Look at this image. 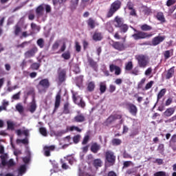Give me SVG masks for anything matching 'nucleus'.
Returning <instances> with one entry per match:
<instances>
[{
	"mask_svg": "<svg viewBox=\"0 0 176 176\" xmlns=\"http://www.w3.org/2000/svg\"><path fill=\"white\" fill-rule=\"evenodd\" d=\"M94 89H96V82L94 81H91L87 84V91H94Z\"/></svg>",
	"mask_w": 176,
	"mask_h": 176,
	"instance_id": "obj_29",
	"label": "nucleus"
},
{
	"mask_svg": "<svg viewBox=\"0 0 176 176\" xmlns=\"http://www.w3.org/2000/svg\"><path fill=\"white\" fill-rule=\"evenodd\" d=\"M61 57L64 58V60H69V58H71V52L67 51L62 54Z\"/></svg>",
	"mask_w": 176,
	"mask_h": 176,
	"instance_id": "obj_38",
	"label": "nucleus"
},
{
	"mask_svg": "<svg viewBox=\"0 0 176 176\" xmlns=\"http://www.w3.org/2000/svg\"><path fill=\"white\" fill-rule=\"evenodd\" d=\"M7 166L9 167H13V166H14V161L13 159H10L8 162H7Z\"/></svg>",
	"mask_w": 176,
	"mask_h": 176,
	"instance_id": "obj_61",
	"label": "nucleus"
},
{
	"mask_svg": "<svg viewBox=\"0 0 176 176\" xmlns=\"http://www.w3.org/2000/svg\"><path fill=\"white\" fill-rule=\"evenodd\" d=\"M112 116L114 118V120H120L122 119V118H123V116L122 114H114Z\"/></svg>",
	"mask_w": 176,
	"mask_h": 176,
	"instance_id": "obj_59",
	"label": "nucleus"
},
{
	"mask_svg": "<svg viewBox=\"0 0 176 176\" xmlns=\"http://www.w3.org/2000/svg\"><path fill=\"white\" fill-rule=\"evenodd\" d=\"M36 53H38V47L34 45L32 48L25 52L24 56L25 58H31V57H35Z\"/></svg>",
	"mask_w": 176,
	"mask_h": 176,
	"instance_id": "obj_10",
	"label": "nucleus"
},
{
	"mask_svg": "<svg viewBox=\"0 0 176 176\" xmlns=\"http://www.w3.org/2000/svg\"><path fill=\"white\" fill-rule=\"evenodd\" d=\"M107 176H118V175H116V173H115V171L111 170L107 173Z\"/></svg>",
	"mask_w": 176,
	"mask_h": 176,
	"instance_id": "obj_64",
	"label": "nucleus"
},
{
	"mask_svg": "<svg viewBox=\"0 0 176 176\" xmlns=\"http://www.w3.org/2000/svg\"><path fill=\"white\" fill-rule=\"evenodd\" d=\"M155 18L158 21H160V23H166V18L164 17V14L162 12H157Z\"/></svg>",
	"mask_w": 176,
	"mask_h": 176,
	"instance_id": "obj_19",
	"label": "nucleus"
},
{
	"mask_svg": "<svg viewBox=\"0 0 176 176\" xmlns=\"http://www.w3.org/2000/svg\"><path fill=\"white\" fill-rule=\"evenodd\" d=\"M25 171H27V166H25V165H22L19 167V174H20V175L24 174V173H25Z\"/></svg>",
	"mask_w": 176,
	"mask_h": 176,
	"instance_id": "obj_43",
	"label": "nucleus"
},
{
	"mask_svg": "<svg viewBox=\"0 0 176 176\" xmlns=\"http://www.w3.org/2000/svg\"><path fill=\"white\" fill-rule=\"evenodd\" d=\"M43 149L45 156L49 157V156H50V151H54L56 149V146L54 145L45 146H44Z\"/></svg>",
	"mask_w": 176,
	"mask_h": 176,
	"instance_id": "obj_15",
	"label": "nucleus"
},
{
	"mask_svg": "<svg viewBox=\"0 0 176 176\" xmlns=\"http://www.w3.org/2000/svg\"><path fill=\"white\" fill-rule=\"evenodd\" d=\"M153 176H169L165 171H158L153 174Z\"/></svg>",
	"mask_w": 176,
	"mask_h": 176,
	"instance_id": "obj_46",
	"label": "nucleus"
},
{
	"mask_svg": "<svg viewBox=\"0 0 176 176\" xmlns=\"http://www.w3.org/2000/svg\"><path fill=\"white\" fill-rule=\"evenodd\" d=\"M131 74H132V75L137 76L138 74H140V70L135 67L134 69L131 70Z\"/></svg>",
	"mask_w": 176,
	"mask_h": 176,
	"instance_id": "obj_62",
	"label": "nucleus"
},
{
	"mask_svg": "<svg viewBox=\"0 0 176 176\" xmlns=\"http://www.w3.org/2000/svg\"><path fill=\"white\" fill-rule=\"evenodd\" d=\"M1 165L5 167V166H8V162L6 161V155H1Z\"/></svg>",
	"mask_w": 176,
	"mask_h": 176,
	"instance_id": "obj_41",
	"label": "nucleus"
},
{
	"mask_svg": "<svg viewBox=\"0 0 176 176\" xmlns=\"http://www.w3.org/2000/svg\"><path fill=\"white\" fill-rule=\"evenodd\" d=\"M116 90V86L113 85H109V93H113Z\"/></svg>",
	"mask_w": 176,
	"mask_h": 176,
	"instance_id": "obj_63",
	"label": "nucleus"
},
{
	"mask_svg": "<svg viewBox=\"0 0 176 176\" xmlns=\"http://www.w3.org/2000/svg\"><path fill=\"white\" fill-rule=\"evenodd\" d=\"M16 144H23L24 145H26V144H28V139H17L16 140Z\"/></svg>",
	"mask_w": 176,
	"mask_h": 176,
	"instance_id": "obj_47",
	"label": "nucleus"
},
{
	"mask_svg": "<svg viewBox=\"0 0 176 176\" xmlns=\"http://www.w3.org/2000/svg\"><path fill=\"white\" fill-rule=\"evenodd\" d=\"M133 62L129 61L125 64V71H132L133 70Z\"/></svg>",
	"mask_w": 176,
	"mask_h": 176,
	"instance_id": "obj_36",
	"label": "nucleus"
},
{
	"mask_svg": "<svg viewBox=\"0 0 176 176\" xmlns=\"http://www.w3.org/2000/svg\"><path fill=\"white\" fill-rule=\"evenodd\" d=\"M99 90L100 91V94H104V93L107 91V84L105 83V82H100Z\"/></svg>",
	"mask_w": 176,
	"mask_h": 176,
	"instance_id": "obj_26",
	"label": "nucleus"
},
{
	"mask_svg": "<svg viewBox=\"0 0 176 176\" xmlns=\"http://www.w3.org/2000/svg\"><path fill=\"white\" fill-rule=\"evenodd\" d=\"M113 122H115V118L113 115H111L106 120L107 126H108V124L113 123Z\"/></svg>",
	"mask_w": 176,
	"mask_h": 176,
	"instance_id": "obj_42",
	"label": "nucleus"
},
{
	"mask_svg": "<svg viewBox=\"0 0 176 176\" xmlns=\"http://www.w3.org/2000/svg\"><path fill=\"white\" fill-rule=\"evenodd\" d=\"M120 8H122V1H120V0H116L113 2L107 12V19H111V17H112L113 14H115V13L117 12L119 9H120Z\"/></svg>",
	"mask_w": 176,
	"mask_h": 176,
	"instance_id": "obj_3",
	"label": "nucleus"
},
{
	"mask_svg": "<svg viewBox=\"0 0 176 176\" xmlns=\"http://www.w3.org/2000/svg\"><path fill=\"white\" fill-rule=\"evenodd\" d=\"M176 120V114L172 116L170 118L165 120V123H172V122H175Z\"/></svg>",
	"mask_w": 176,
	"mask_h": 176,
	"instance_id": "obj_58",
	"label": "nucleus"
},
{
	"mask_svg": "<svg viewBox=\"0 0 176 176\" xmlns=\"http://www.w3.org/2000/svg\"><path fill=\"white\" fill-rule=\"evenodd\" d=\"M73 123H83L86 122V117L83 113H79L72 119Z\"/></svg>",
	"mask_w": 176,
	"mask_h": 176,
	"instance_id": "obj_13",
	"label": "nucleus"
},
{
	"mask_svg": "<svg viewBox=\"0 0 176 176\" xmlns=\"http://www.w3.org/2000/svg\"><path fill=\"white\" fill-rule=\"evenodd\" d=\"M93 40L95 41L96 42H98L102 40V34L101 32H96L94 35H93Z\"/></svg>",
	"mask_w": 176,
	"mask_h": 176,
	"instance_id": "obj_24",
	"label": "nucleus"
},
{
	"mask_svg": "<svg viewBox=\"0 0 176 176\" xmlns=\"http://www.w3.org/2000/svg\"><path fill=\"white\" fill-rule=\"evenodd\" d=\"M140 28L142 31L134 29V31L136 33L132 35V38H133L135 41H140V39H148V38H151V36H153L152 33H148V32H144V31H151L152 26L148 24H144L141 25Z\"/></svg>",
	"mask_w": 176,
	"mask_h": 176,
	"instance_id": "obj_1",
	"label": "nucleus"
},
{
	"mask_svg": "<svg viewBox=\"0 0 176 176\" xmlns=\"http://www.w3.org/2000/svg\"><path fill=\"white\" fill-rule=\"evenodd\" d=\"M89 141H90V136L89 135H87L83 138V140L82 142V145L87 144V142H89Z\"/></svg>",
	"mask_w": 176,
	"mask_h": 176,
	"instance_id": "obj_48",
	"label": "nucleus"
},
{
	"mask_svg": "<svg viewBox=\"0 0 176 176\" xmlns=\"http://www.w3.org/2000/svg\"><path fill=\"white\" fill-rule=\"evenodd\" d=\"M21 32H22L21 27L19 23H16L14 27V34L15 36H19Z\"/></svg>",
	"mask_w": 176,
	"mask_h": 176,
	"instance_id": "obj_21",
	"label": "nucleus"
},
{
	"mask_svg": "<svg viewBox=\"0 0 176 176\" xmlns=\"http://www.w3.org/2000/svg\"><path fill=\"white\" fill-rule=\"evenodd\" d=\"M87 23L88 27H89V28H91V30H94V28H96V21L93 19V18H89L87 21Z\"/></svg>",
	"mask_w": 176,
	"mask_h": 176,
	"instance_id": "obj_25",
	"label": "nucleus"
},
{
	"mask_svg": "<svg viewBox=\"0 0 176 176\" xmlns=\"http://www.w3.org/2000/svg\"><path fill=\"white\" fill-rule=\"evenodd\" d=\"M39 131L41 135H43V137H47V131H46V128L41 127L39 129Z\"/></svg>",
	"mask_w": 176,
	"mask_h": 176,
	"instance_id": "obj_44",
	"label": "nucleus"
},
{
	"mask_svg": "<svg viewBox=\"0 0 176 176\" xmlns=\"http://www.w3.org/2000/svg\"><path fill=\"white\" fill-rule=\"evenodd\" d=\"M72 100L74 102V104H76L78 107L80 108H85L86 107V103L85 101H83V98L80 97V96H76V94H72Z\"/></svg>",
	"mask_w": 176,
	"mask_h": 176,
	"instance_id": "obj_8",
	"label": "nucleus"
},
{
	"mask_svg": "<svg viewBox=\"0 0 176 176\" xmlns=\"http://www.w3.org/2000/svg\"><path fill=\"white\" fill-rule=\"evenodd\" d=\"M146 81V78H142L140 82H139L138 85V89H142V86H144V83Z\"/></svg>",
	"mask_w": 176,
	"mask_h": 176,
	"instance_id": "obj_54",
	"label": "nucleus"
},
{
	"mask_svg": "<svg viewBox=\"0 0 176 176\" xmlns=\"http://www.w3.org/2000/svg\"><path fill=\"white\" fill-rule=\"evenodd\" d=\"M118 28H120V32H121V34H126V32H127V31H129V25H127V24H123L121 25V26H120Z\"/></svg>",
	"mask_w": 176,
	"mask_h": 176,
	"instance_id": "obj_32",
	"label": "nucleus"
},
{
	"mask_svg": "<svg viewBox=\"0 0 176 176\" xmlns=\"http://www.w3.org/2000/svg\"><path fill=\"white\" fill-rule=\"evenodd\" d=\"M110 45L112 46V47H113V49L118 50V52H123V50H126V45L120 41H115L111 40L110 41Z\"/></svg>",
	"mask_w": 176,
	"mask_h": 176,
	"instance_id": "obj_7",
	"label": "nucleus"
},
{
	"mask_svg": "<svg viewBox=\"0 0 176 176\" xmlns=\"http://www.w3.org/2000/svg\"><path fill=\"white\" fill-rule=\"evenodd\" d=\"M111 144L114 146H118L122 144V140L120 139L114 138L111 140Z\"/></svg>",
	"mask_w": 176,
	"mask_h": 176,
	"instance_id": "obj_37",
	"label": "nucleus"
},
{
	"mask_svg": "<svg viewBox=\"0 0 176 176\" xmlns=\"http://www.w3.org/2000/svg\"><path fill=\"white\" fill-rule=\"evenodd\" d=\"M78 3H79V0H72L71 1V5L70 8L72 10H75L76 8L78 7Z\"/></svg>",
	"mask_w": 176,
	"mask_h": 176,
	"instance_id": "obj_34",
	"label": "nucleus"
},
{
	"mask_svg": "<svg viewBox=\"0 0 176 176\" xmlns=\"http://www.w3.org/2000/svg\"><path fill=\"white\" fill-rule=\"evenodd\" d=\"M135 59L138 61V64L140 68H145L148 65L149 61L148 56L144 54H139L135 56Z\"/></svg>",
	"mask_w": 176,
	"mask_h": 176,
	"instance_id": "obj_5",
	"label": "nucleus"
},
{
	"mask_svg": "<svg viewBox=\"0 0 176 176\" xmlns=\"http://www.w3.org/2000/svg\"><path fill=\"white\" fill-rule=\"evenodd\" d=\"M74 130H75L76 131H78V133H82V129H80V128L78 126H72L69 127L70 131H74Z\"/></svg>",
	"mask_w": 176,
	"mask_h": 176,
	"instance_id": "obj_51",
	"label": "nucleus"
},
{
	"mask_svg": "<svg viewBox=\"0 0 176 176\" xmlns=\"http://www.w3.org/2000/svg\"><path fill=\"white\" fill-rule=\"evenodd\" d=\"M8 130H14V124L12 122L8 121Z\"/></svg>",
	"mask_w": 176,
	"mask_h": 176,
	"instance_id": "obj_52",
	"label": "nucleus"
},
{
	"mask_svg": "<svg viewBox=\"0 0 176 176\" xmlns=\"http://www.w3.org/2000/svg\"><path fill=\"white\" fill-rule=\"evenodd\" d=\"M67 80V69L59 68L58 70V83L61 85Z\"/></svg>",
	"mask_w": 176,
	"mask_h": 176,
	"instance_id": "obj_6",
	"label": "nucleus"
},
{
	"mask_svg": "<svg viewBox=\"0 0 176 176\" xmlns=\"http://www.w3.org/2000/svg\"><path fill=\"white\" fill-rule=\"evenodd\" d=\"M109 71L110 72H115V75L119 76L120 74H122V69L120 67L115 65V64H110L109 65Z\"/></svg>",
	"mask_w": 176,
	"mask_h": 176,
	"instance_id": "obj_12",
	"label": "nucleus"
},
{
	"mask_svg": "<svg viewBox=\"0 0 176 176\" xmlns=\"http://www.w3.org/2000/svg\"><path fill=\"white\" fill-rule=\"evenodd\" d=\"M92 166H94L96 170L100 168V167H102V160L100 158L94 160L92 162Z\"/></svg>",
	"mask_w": 176,
	"mask_h": 176,
	"instance_id": "obj_18",
	"label": "nucleus"
},
{
	"mask_svg": "<svg viewBox=\"0 0 176 176\" xmlns=\"http://www.w3.org/2000/svg\"><path fill=\"white\" fill-rule=\"evenodd\" d=\"M39 67H41V64L38 63H34L30 65V68L33 71H38V69H39Z\"/></svg>",
	"mask_w": 176,
	"mask_h": 176,
	"instance_id": "obj_39",
	"label": "nucleus"
},
{
	"mask_svg": "<svg viewBox=\"0 0 176 176\" xmlns=\"http://www.w3.org/2000/svg\"><path fill=\"white\" fill-rule=\"evenodd\" d=\"M173 104V98H168L165 102V107H170Z\"/></svg>",
	"mask_w": 176,
	"mask_h": 176,
	"instance_id": "obj_57",
	"label": "nucleus"
},
{
	"mask_svg": "<svg viewBox=\"0 0 176 176\" xmlns=\"http://www.w3.org/2000/svg\"><path fill=\"white\" fill-rule=\"evenodd\" d=\"M16 111H18V112H19V113H23L24 111V107H23V105L18 104L16 106Z\"/></svg>",
	"mask_w": 176,
	"mask_h": 176,
	"instance_id": "obj_50",
	"label": "nucleus"
},
{
	"mask_svg": "<svg viewBox=\"0 0 176 176\" xmlns=\"http://www.w3.org/2000/svg\"><path fill=\"white\" fill-rule=\"evenodd\" d=\"M155 83V81L153 80H151L150 82H148L145 87H144V90H149V89H151L152 87L153 86V84Z\"/></svg>",
	"mask_w": 176,
	"mask_h": 176,
	"instance_id": "obj_45",
	"label": "nucleus"
},
{
	"mask_svg": "<svg viewBox=\"0 0 176 176\" xmlns=\"http://www.w3.org/2000/svg\"><path fill=\"white\" fill-rule=\"evenodd\" d=\"M60 104H61V94L58 93L56 96L54 106L55 109H58V108L60 107Z\"/></svg>",
	"mask_w": 176,
	"mask_h": 176,
	"instance_id": "obj_23",
	"label": "nucleus"
},
{
	"mask_svg": "<svg viewBox=\"0 0 176 176\" xmlns=\"http://www.w3.org/2000/svg\"><path fill=\"white\" fill-rule=\"evenodd\" d=\"M167 92V89L166 88H164L161 89L157 96V100L159 101V100H162L163 97L166 95V93Z\"/></svg>",
	"mask_w": 176,
	"mask_h": 176,
	"instance_id": "obj_27",
	"label": "nucleus"
},
{
	"mask_svg": "<svg viewBox=\"0 0 176 176\" xmlns=\"http://www.w3.org/2000/svg\"><path fill=\"white\" fill-rule=\"evenodd\" d=\"M29 111L31 113H34V112L36 111V102L35 101V98H33L32 101L30 103Z\"/></svg>",
	"mask_w": 176,
	"mask_h": 176,
	"instance_id": "obj_22",
	"label": "nucleus"
},
{
	"mask_svg": "<svg viewBox=\"0 0 176 176\" xmlns=\"http://www.w3.org/2000/svg\"><path fill=\"white\" fill-rule=\"evenodd\" d=\"M173 54H174V50H166L164 52V57L165 60H168Z\"/></svg>",
	"mask_w": 176,
	"mask_h": 176,
	"instance_id": "obj_30",
	"label": "nucleus"
},
{
	"mask_svg": "<svg viewBox=\"0 0 176 176\" xmlns=\"http://www.w3.org/2000/svg\"><path fill=\"white\" fill-rule=\"evenodd\" d=\"M63 113H65V115H68V113H69V103L68 102L64 104Z\"/></svg>",
	"mask_w": 176,
	"mask_h": 176,
	"instance_id": "obj_35",
	"label": "nucleus"
},
{
	"mask_svg": "<svg viewBox=\"0 0 176 176\" xmlns=\"http://www.w3.org/2000/svg\"><path fill=\"white\" fill-rule=\"evenodd\" d=\"M164 39H166V36H157L153 38L151 45L152 46H157V45H160L162 42H164Z\"/></svg>",
	"mask_w": 176,
	"mask_h": 176,
	"instance_id": "obj_11",
	"label": "nucleus"
},
{
	"mask_svg": "<svg viewBox=\"0 0 176 176\" xmlns=\"http://www.w3.org/2000/svg\"><path fill=\"white\" fill-rule=\"evenodd\" d=\"M104 163L107 167H112V166H115V163H116V155H115V153L111 150H107L104 153Z\"/></svg>",
	"mask_w": 176,
	"mask_h": 176,
	"instance_id": "obj_2",
	"label": "nucleus"
},
{
	"mask_svg": "<svg viewBox=\"0 0 176 176\" xmlns=\"http://www.w3.org/2000/svg\"><path fill=\"white\" fill-rule=\"evenodd\" d=\"M79 141H80V135H76L73 137L74 144H79Z\"/></svg>",
	"mask_w": 176,
	"mask_h": 176,
	"instance_id": "obj_49",
	"label": "nucleus"
},
{
	"mask_svg": "<svg viewBox=\"0 0 176 176\" xmlns=\"http://www.w3.org/2000/svg\"><path fill=\"white\" fill-rule=\"evenodd\" d=\"M126 109L132 116H137V113H138V108L135 104L131 102H127L126 103Z\"/></svg>",
	"mask_w": 176,
	"mask_h": 176,
	"instance_id": "obj_9",
	"label": "nucleus"
},
{
	"mask_svg": "<svg viewBox=\"0 0 176 176\" xmlns=\"http://www.w3.org/2000/svg\"><path fill=\"white\" fill-rule=\"evenodd\" d=\"M21 94V91H19L18 93L14 94L12 97V100H20V96Z\"/></svg>",
	"mask_w": 176,
	"mask_h": 176,
	"instance_id": "obj_56",
	"label": "nucleus"
},
{
	"mask_svg": "<svg viewBox=\"0 0 176 176\" xmlns=\"http://www.w3.org/2000/svg\"><path fill=\"white\" fill-rule=\"evenodd\" d=\"M174 74H175V67L173 66L168 69L166 74L165 75L166 79H171L174 76Z\"/></svg>",
	"mask_w": 176,
	"mask_h": 176,
	"instance_id": "obj_17",
	"label": "nucleus"
},
{
	"mask_svg": "<svg viewBox=\"0 0 176 176\" xmlns=\"http://www.w3.org/2000/svg\"><path fill=\"white\" fill-rule=\"evenodd\" d=\"M104 26H105L106 30H107V31H109L111 34H112V32H113L114 30H113V27L112 26L111 21L107 22L104 24Z\"/></svg>",
	"mask_w": 176,
	"mask_h": 176,
	"instance_id": "obj_28",
	"label": "nucleus"
},
{
	"mask_svg": "<svg viewBox=\"0 0 176 176\" xmlns=\"http://www.w3.org/2000/svg\"><path fill=\"white\" fill-rule=\"evenodd\" d=\"M175 3V0H168L166 1V6H173Z\"/></svg>",
	"mask_w": 176,
	"mask_h": 176,
	"instance_id": "obj_60",
	"label": "nucleus"
},
{
	"mask_svg": "<svg viewBox=\"0 0 176 176\" xmlns=\"http://www.w3.org/2000/svg\"><path fill=\"white\" fill-rule=\"evenodd\" d=\"M175 113V107H169L163 113L165 118H170Z\"/></svg>",
	"mask_w": 176,
	"mask_h": 176,
	"instance_id": "obj_16",
	"label": "nucleus"
},
{
	"mask_svg": "<svg viewBox=\"0 0 176 176\" xmlns=\"http://www.w3.org/2000/svg\"><path fill=\"white\" fill-rule=\"evenodd\" d=\"M101 149V145L98 142H92L91 144L90 151L92 153H98V151Z\"/></svg>",
	"mask_w": 176,
	"mask_h": 176,
	"instance_id": "obj_14",
	"label": "nucleus"
},
{
	"mask_svg": "<svg viewBox=\"0 0 176 176\" xmlns=\"http://www.w3.org/2000/svg\"><path fill=\"white\" fill-rule=\"evenodd\" d=\"M31 28L32 30H33L34 31L36 30V31H40L41 28H39V26H38L36 24L32 23H31Z\"/></svg>",
	"mask_w": 176,
	"mask_h": 176,
	"instance_id": "obj_55",
	"label": "nucleus"
},
{
	"mask_svg": "<svg viewBox=\"0 0 176 176\" xmlns=\"http://www.w3.org/2000/svg\"><path fill=\"white\" fill-rule=\"evenodd\" d=\"M43 10H44V8H43V5H42V4L38 6L36 8V14L38 19H39V17H42V16H43Z\"/></svg>",
	"mask_w": 176,
	"mask_h": 176,
	"instance_id": "obj_20",
	"label": "nucleus"
},
{
	"mask_svg": "<svg viewBox=\"0 0 176 176\" xmlns=\"http://www.w3.org/2000/svg\"><path fill=\"white\" fill-rule=\"evenodd\" d=\"M114 21L117 23L116 25H115V27L116 28H119L120 26H122L124 24L123 21H122V18L119 16H116L114 19Z\"/></svg>",
	"mask_w": 176,
	"mask_h": 176,
	"instance_id": "obj_31",
	"label": "nucleus"
},
{
	"mask_svg": "<svg viewBox=\"0 0 176 176\" xmlns=\"http://www.w3.org/2000/svg\"><path fill=\"white\" fill-rule=\"evenodd\" d=\"M37 46L40 47V49H43L45 47V40L42 38H38L36 41Z\"/></svg>",
	"mask_w": 176,
	"mask_h": 176,
	"instance_id": "obj_33",
	"label": "nucleus"
},
{
	"mask_svg": "<svg viewBox=\"0 0 176 176\" xmlns=\"http://www.w3.org/2000/svg\"><path fill=\"white\" fill-rule=\"evenodd\" d=\"M49 87H50V81H49L48 78L42 79L36 85L38 93H46Z\"/></svg>",
	"mask_w": 176,
	"mask_h": 176,
	"instance_id": "obj_4",
	"label": "nucleus"
},
{
	"mask_svg": "<svg viewBox=\"0 0 176 176\" xmlns=\"http://www.w3.org/2000/svg\"><path fill=\"white\" fill-rule=\"evenodd\" d=\"M88 63L90 67H92V68H96V67H97V62L94 61V60H93L91 58H88Z\"/></svg>",
	"mask_w": 176,
	"mask_h": 176,
	"instance_id": "obj_40",
	"label": "nucleus"
},
{
	"mask_svg": "<svg viewBox=\"0 0 176 176\" xmlns=\"http://www.w3.org/2000/svg\"><path fill=\"white\" fill-rule=\"evenodd\" d=\"M131 164H133V162L131 161H125L123 163L122 168H127V167H130Z\"/></svg>",
	"mask_w": 176,
	"mask_h": 176,
	"instance_id": "obj_53",
	"label": "nucleus"
}]
</instances>
